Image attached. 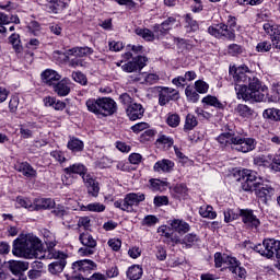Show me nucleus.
<instances>
[{"label": "nucleus", "instance_id": "f257e3e1", "mask_svg": "<svg viewBox=\"0 0 280 280\" xmlns=\"http://www.w3.org/2000/svg\"><path fill=\"white\" fill-rule=\"evenodd\" d=\"M248 66L230 67V75L235 82V91L238 100L245 102H266L268 86L264 85L257 78L248 75Z\"/></svg>", "mask_w": 280, "mask_h": 280}, {"label": "nucleus", "instance_id": "f03ea898", "mask_svg": "<svg viewBox=\"0 0 280 280\" xmlns=\"http://www.w3.org/2000/svg\"><path fill=\"white\" fill-rule=\"evenodd\" d=\"M47 248L43 249V243L38 237L27 234L19 237L13 242L12 254L15 257H24V259H54L59 255H65L60 250H56V243H46Z\"/></svg>", "mask_w": 280, "mask_h": 280}, {"label": "nucleus", "instance_id": "7ed1b4c3", "mask_svg": "<svg viewBox=\"0 0 280 280\" xmlns=\"http://www.w3.org/2000/svg\"><path fill=\"white\" fill-rule=\"evenodd\" d=\"M85 106L97 117H110L117 113V102L110 97L89 98Z\"/></svg>", "mask_w": 280, "mask_h": 280}, {"label": "nucleus", "instance_id": "20e7f679", "mask_svg": "<svg viewBox=\"0 0 280 280\" xmlns=\"http://www.w3.org/2000/svg\"><path fill=\"white\" fill-rule=\"evenodd\" d=\"M93 270H97V264L91 259L77 260L72 264V275L66 273L67 280H84Z\"/></svg>", "mask_w": 280, "mask_h": 280}, {"label": "nucleus", "instance_id": "39448f33", "mask_svg": "<svg viewBox=\"0 0 280 280\" xmlns=\"http://www.w3.org/2000/svg\"><path fill=\"white\" fill-rule=\"evenodd\" d=\"M143 200H145V195L142 192H129L125 196L124 200L115 201L114 207L127 213H133L135 207L143 202Z\"/></svg>", "mask_w": 280, "mask_h": 280}, {"label": "nucleus", "instance_id": "423d86ee", "mask_svg": "<svg viewBox=\"0 0 280 280\" xmlns=\"http://www.w3.org/2000/svg\"><path fill=\"white\" fill-rule=\"evenodd\" d=\"M254 250L261 255V257H267V259H271L275 255L279 259L280 241L267 238L262 244L255 245Z\"/></svg>", "mask_w": 280, "mask_h": 280}, {"label": "nucleus", "instance_id": "0eeeda50", "mask_svg": "<svg viewBox=\"0 0 280 280\" xmlns=\"http://www.w3.org/2000/svg\"><path fill=\"white\" fill-rule=\"evenodd\" d=\"M79 241L83 247L79 248V255L81 257H91L95 255L97 250V241L89 232H83L79 236Z\"/></svg>", "mask_w": 280, "mask_h": 280}, {"label": "nucleus", "instance_id": "6e6552de", "mask_svg": "<svg viewBox=\"0 0 280 280\" xmlns=\"http://www.w3.org/2000/svg\"><path fill=\"white\" fill-rule=\"evenodd\" d=\"M243 138L244 136L235 132H223L217 138V141L222 145V148L230 145L232 150H236V152H238Z\"/></svg>", "mask_w": 280, "mask_h": 280}, {"label": "nucleus", "instance_id": "1a4fd4ad", "mask_svg": "<svg viewBox=\"0 0 280 280\" xmlns=\"http://www.w3.org/2000/svg\"><path fill=\"white\" fill-rule=\"evenodd\" d=\"M208 33L214 38H226V40H235V30L229 28L224 23L208 27Z\"/></svg>", "mask_w": 280, "mask_h": 280}, {"label": "nucleus", "instance_id": "9d476101", "mask_svg": "<svg viewBox=\"0 0 280 280\" xmlns=\"http://www.w3.org/2000/svg\"><path fill=\"white\" fill-rule=\"evenodd\" d=\"M262 28L265 30L266 34L270 36L272 47L275 49H280V28L278 25L275 24V22H266L262 25Z\"/></svg>", "mask_w": 280, "mask_h": 280}, {"label": "nucleus", "instance_id": "9b49d317", "mask_svg": "<svg viewBox=\"0 0 280 280\" xmlns=\"http://www.w3.org/2000/svg\"><path fill=\"white\" fill-rule=\"evenodd\" d=\"M148 62V57L138 56L133 58L131 61L121 66L122 71L127 73H135V71H141L145 63Z\"/></svg>", "mask_w": 280, "mask_h": 280}, {"label": "nucleus", "instance_id": "f8f14e48", "mask_svg": "<svg viewBox=\"0 0 280 280\" xmlns=\"http://www.w3.org/2000/svg\"><path fill=\"white\" fill-rule=\"evenodd\" d=\"M178 100V91L172 88H162L159 92L160 106H166L170 102Z\"/></svg>", "mask_w": 280, "mask_h": 280}, {"label": "nucleus", "instance_id": "ddd939ff", "mask_svg": "<svg viewBox=\"0 0 280 280\" xmlns=\"http://www.w3.org/2000/svg\"><path fill=\"white\" fill-rule=\"evenodd\" d=\"M52 215L62 220V224L67 226V224H71L73 222V212L69 211V208L63 206H57L51 210Z\"/></svg>", "mask_w": 280, "mask_h": 280}, {"label": "nucleus", "instance_id": "4468645a", "mask_svg": "<svg viewBox=\"0 0 280 280\" xmlns=\"http://www.w3.org/2000/svg\"><path fill=\"white\" fill-rule=\"evenodd\" d=\"M83 183L88 189L89 196L97 198L100 196V182L95 179L91 174L83 175Z\"/></svg>", "mask_w": 280, "mask_h": 280}, {"label": "nucleus", "instance_id": "2eb2a0df", "mask_svg": "<svg viewBox=\"0 0 280 280\" xmlns=\"http://www.w3.org/2000/svg\"><path fill=\"white\" fill-rule=\"evenodd\" d=\"M228 269L233 275L234 279H246V268L242 267V262L237 258L230 259V266Z\"/></svg>", "mask_w": 280, "mask_h": 280}, {"label": "nucleus", "instance_id": "dca6fc26", "mask_svg": "<svg viewBox=\"0 0 280 280\" xmlns=\"http://www.w3.org/2000/svg\"><path fill=\"white\" fill-rule=\"evenodd\" d=\"M67 254H61L57 257H52V259H57L56 261L48 265V271L50 275H60L62 270H65L67 266Z\"/></svg>", "mask_w": 280, "mask_h": 280}, {"label": "nucleus", "instance_id": "f3484780", "mask_svg": "<svg viewBox=\"0 0 280 280\" xmlns=\"http://www.w3.org/2000/svg\"><path fill=\"white\" fill-rule=\"evenodd\" d=\"M240 215L242 218V222L247 225L249 229H257L261 222L255 215L253 210H241Z\"/></svg>", "mask_w": 280, "mask_h": 280}, {"label": "nucleus", "instance_id": "a211bd4d", "mask_svg": "<svg viewBox=\"0 0 280 280\" xmlns=\"http://www.w3.org/2000/svg\"><path fill=\"white\" fill-rule=\"evenodd\" d=\"M93 54V48L85 46V47H74L68 49L63 52L66 60H69L71 57L73 58H84V56H91Z\"/></svg>", "mask_w": 280, "mask_h": 280}, {"label": "nucleus", "instance_id": "6ab92c4d", "mask_svg": "<svg viewBox=\"0 0 280 280\" xmlns=\"http://www.w3.org/2000/svg\"><path fill=\"white\" fill-rule=\"evenodd\" d=\"M255 194L261 200V202L267 203L268 200L275 196V188H272V186L260 183V187L255 190Z\"/></svg>", "mask_w": 280, "mask_h": 280}, {"label": "nucleus", "instance_id": "aec40b11", "mask_svg": "<svg viewBox=\"0 0 280 280\" xmlns=\"http://www.w3.org/2000/svg\"><path fill=\"white\" fill-rule=\"evenodd\" d=\"M144 113L145 109L143 108V105L139 103H132L127 107V116L131 121H137V119H141Z\"/></svg>", "mask_w": 280, "mask_h": 280}, {"label": "nucleus", "instance_id": "412c9836", "mask_svg": "<svg viewBox=\"0 0 280 280\" xmlns=\"http://www.w3.org/2000/svg\"><path fill=\"white\" fill-rule=\"evenodd\" d=\"M42 80L43 82H45V84H47L48 86H54L57 84V82H60L61 80V75L56 72L52 69H47L44 72H42Z\"/></svg>", "mask_w": 280, "mask_h": 280}, {"label": "nucleus", "instance_id": "4be33fe9", "mask_svg": "<svg viewBox=\"0 0 280 280\" xmlns=\"http://www.w3.org/2000/svg\"><path fill=\"white\" fill-rule=\"evenodd\" d=\"M153 170L154 172L170 174V172H174V162L172 160L163 159L154 164Z\"/></svg>", "mask_w": 280, "mask_h": 280}, {"label": "nucleus", "instance_id": "5701e85b", "mask_svg": "<svg viewBox=\"0 0 280 280\" xmlns=\"http://www.w3.org/2000/svg\"><path fill=\"white\" fill-rule=\"evenodd\" d=\"M16 172H20L26 178H34L36 177V170L31 166L27 162H21L15 165Z\"/></svg>", "mask_w": 280, "mask_h": 280}, {"label": "nucleus", "instance_id": "b1692460", "mask_svg": "<svg viewBox=\"0 0 280 280\" xmlns=\"http://www.w3.org/2000/svg\"><path fill=\"white\" fill-rule=\"evenodd\" d=\"M30 268V262L21 261V260H11L9 261V269L12 275H21V272H25Z\"/></svg>", "mask_w": 280, "mask_h": 280}, {"label": "nucleus", "instance_id": "393cba45", "mask_svg": "<svg viewBox=\"0 0 280 280\" xmlns=\"http://www.w3.org/2000/svg\"><path fill=\"white\" fill-rule=\"evenodd\" d=\"M241 147L238 148V152H243V154H246L248 152H253L255 148H257V140L255 138H244L241 141Z\"/></svg>", "mask_w": 280, "mask_h": 280}, {"label": "nucleus", "instance_id": "a878e982", "mask_svg": "<svg viewBox=\"0 0 280 280\" xmlns=\"http://www.w3.org/2000/svg\"><path fill=\"white\" fill-rule=\"evenodd\" d=\"M63 172L67 174V176H71V174H79V176H82L84 179V176H86V166H84L81 163L73 164L69 167H66Z\"/></svg>", "mask_w": 280, "mask_h": 280}, {"label": "nucleus", "instance_id": "bb28decb", "mask_svg": "<svg viewBox=\"0 0 280 280\" xmlns=\"http://www.w3.org/2000/svg\"><path fill=\"white\" fill-rule=\"evenodd\" d=\"M200 242V238L195 233L187 234L182 241L180 238L175 240V244H185L186 248H191V246H196Z\"/></svg>", "mask_w": 280, "mask_h": 280}, {"label": "nucleus", "instance_id": "cd10ccee", "mask_svg": "<svg viewBox=\"0 0 280 280\" xmlns=\"http://www.w3.org/2000/svg\"><path fill=\"white\" fill-rule=\"evenodd\" d=\"M54 91L59 95V97H67L69 93H71V88L68 86L66 80L58 81L55 83Z\"/></svg>", "mask_w": 280, "mask_h": 280}, {"label": "nucleus", "instance_id": "c85d7f7f", "mask_svg": "<svg viewBox=\"0 0 280 280\" xmlns=\"http://www.w3.org/2000/svg\"><path fill=\"white\" fill-rule=\"evenodd\" d=\"M254 164L258 167H271L275 170V165H272V155H258L254 158Z\"/></svg>", "mask_w": 280, "mask_h": 280}, {"label": "nucleus", "instance_id": "c756f323", "mask_svg": "<svg viewBox=\"0 0 280 280\" xmlns=\"http://www.w3.org/2000/svg\"><path fill=\"white\" fill-rule=\"evenodd\" d=\"M233 256H229L226 254H221V253H215L214 254V264L217 268H222L223 266H229L231 265V259H233Z\"/></svg>", "mask_w": 280, "mask_h": 280}, {"label": "nucleus", "instance_id": "7c9ffc66", "mask_svg": "<svg viewBox=\"0 0 280 280\" xmlns=\"http://www.w3.org/2000/svg\"><path fill=\"white\" fill-rule=\"evenodd\" d=\"M67 148L74 153L82 152V150H84V142L75 137H72L68 141Z\"/></svg>", "mask_w": 280, "mask_h": 280}, {"label": "nucleus", "instance_id": "2f4dec72", "mask_svg": "<svg viewBox=\"0 0 280 280\" xmlns=\"http://www.w3.org/2000/svg\"><path fill=\"white\" fill-rule=\"evenodd\" d=\"M171 226H172L173 231H176V233H180V234L188 233V231H189L188 223L185 221H182V220H177V219H175L171 222Z\"/></svg>", "mask_w": 280, "mask_h": 280}, {"label": "nucleus", "instance_id": "473e14b6", "mask_svg": "<svg viewBox=\"0 0 280 280\" xmlns=\"http://www.w3.org/2000/svg\"><path fill=\"white\" fill-rule=\"evenodd\" d=\"M127 277L130 280H139L143 277V269L139 265H133L127 270Z\"/></svg>", "mask_w": 280, "mask_h": 280}, {"label": "nucleus", "instance_id": "72a5a7b5", "mask_svg": "<svg viewBox=\"0 0 280 280\" xmlns=\"http://www.w3.org/2000/svg\"><path fill=\"white\" fill-rule=\"evenodd\" d=\"M261 187V178H258V182L244 179L242 183V188L244 191H257V188Z\"/></svg>", "mask_w": 280, "mask_h": 280}, {"label": "nucleus", "instance_id": "f704fd0d", "mask_svg": "<svg viewBox=\"0 0 280 280\" xmlns=\"http://www.w3.org/2000/svg\"><path fill=\"white\" fill-rule=\"evenodd\" d=\"M82 211H92L94 213H102L104 211H106V206H104V203H100V202H92L89 203L88 206H83L81 208Z\"/></svg>", "mask_w": 280, "mask_h": 280}, {"label": "nucleus", "instance_id": "c9c22d12", "mask_svg": "<svg viewBox=\"0 0 280 280\" xmlns=\"http://www.w3.org/2000/svg\"><path fill=\"white\" fill-rule=\"evenodd\" d=\"M137 36H141L144 40H148L149 43H152L154 38L156 37L155 33L150 31V28H136Z\"/></svg>", "mask_w": 280, "mask_h": 280}, {"label": "nucleus", "instance_id": "e433bc0d", "mask_svg": "<svg viewBox=\"0 0 280 280\" xmlns=\"http://www.w3.org/2000/svg\"><path fill=\"white\" fill-rule=\"evenodd\" d=\"M199 213L201 218H208L209 220H215L218 218V213L213 211V207L211 206H202L199 209Z\"/></svg>", "mask_w": 280, "mask_h": 280}, {"label": "nucleus", "instance_id": "4c0bfd02", "mask_svg": "<svg viewBox=\"0 0 280 280\" xmlns=\"http://www.w3.org/2000/svg\"><path fill=\"white\" fill-rule=\"evenodd\" d=\"M185 28L187 32H198V22L194 20L191 14L185 15Z\"/></svg>", "mask_w": 280, "mask_h": 280}, {"label": "nucleus", "instance_id": "58836bf2", "mask_svg": "<svg viewBox=\"0 0 280 280\" xmlns=\"http://www.w3.org/2000/svg\"><path fill=\"white\" fill-rule=\"evenodd\" d=\"M202 104H206L207 106H213L214 108H224V105L218 97L207 95L206 97L202 98Z\"/></svg>", "mask_w": 280, "mask_h": 280}, {"label": "nucleus", "instance_id": "ea45409f", "mask_svg": "<svg viewBox=\"0 0 280 280\" xmlns=\"http://www.w3.org/2000/svg\"><path fill=\"white\" fill-rule=\"evenodd\" d=\"M198 126V119L192 114H188L185 119L184 130L185 132H189V130H194Z\"/></svg>", "mask_w": 280, "mask_h": 280}, {"label": "nucleus", "instance_id": "a19ab883", "mask_svg": "<svg viewBox=\"0 0 280 280\" xmlns=\"http://www.w3.org/2000/svg\"><path fill=\"white\" fill-rule=\"evenodd\" d=\"M49 4V12H52L54 14H58L60 10H65V2L60 0H46Z\"/></svg>", "mask_w": 280, "mask_h": 280}, {"label": "nucleus", "instance_id": "79ce46f5", "mask_svg": "<svg viewBox=\"0 0 280 280\" xmlns=\"http://www.w3.org/2000/svg\"><path fill=\"white\" fill-rule=\"evenodd\" d=\"M264 117L266 119H271V121H280V109L269 108L264 112Z\"/></svg>", "mask_w": 280, "mask_h": 280}, {"label": "nucleus", "instance_id": "37998d69", "mask_svg": "<svg viewBox=\"0 0 280 280\" xmlns=\"http://www.w3.org/2000/svg\"><path fill=\"white\" fill-rule=\"evenodd\" d=\"M30 128H34V124L28 122L27 125L20 126V135L22 139H32L33 132L30 130Z\"/></svg>", "mask_w": 280, "mask_h": 280}, {"label": "nucleus", "instance_id": "c03bdc74", "mask_svg": "<svg viewBox=\"0 0 280 280\" xmlns=\"http://www.w3.org/2000/svg\"><path fill=\"white\" fill-rule=\"evenodd\" d=\"M235 112L241 117H250L253 115V109L245 104H238L235 108Z\"/></svg>", "mask_w": 280, "mask_h": 280}, {"label": "nucleus", "instance_id": "a18cd8bd", "mask_svg": "<svg viewBox=\"0 0 280 280\" xmlns=\"http://www.w3.org/2000/svg\"><path fill=\"white\" fill-rule=\"evenodd\" d=\"M166 124L171 128H178V126H180V116L178 114H168Z\"/></svg>", "mask_w": 280, "mask_h": 280}, {"label": "nucleus", "instance_id": "49530a36", "mask_svg": "<svg viewBox=\"0 0 280 280\" xmlns=\"http://www.w3.org/2000/svg\"><path fill=\"white\" fill-rule=\"evenodd\" d=\"M35 207L36 209H54V207H56V201H54L51 198L42 199Z\"/></svg>", "mask_w": 280, "mask_h": 280}, {"label": "nucleus", "instance_id": "de8ad7c7", "mask_svg": "<svg viewBox=\"0 0 280 280\" xmlns=\"http://www.w3.org/2000/svg\"><path fill=\"white\" fill-rule=\"evenodd\" d=\"M156 143L160 145H166V148H172L174 145V139L165 135H160L156 139Z\"/></svg>", "mask_w": 280, "mask_h": 280}, {"label": "nucleus", "instance_id": "09e8293b", "mask_svg": "<svg viewBox=\"0 0 280 280\" xmlns=\"http://www.w3.org/2000/svg\"><path fill=\"white\" fill-rule=\"evenodd\" d=\"M185 94H186V97L188 100V102H198L200 100V95L196 93V91H194L191 89V86H187L185 89Z\"/></svg>", "mask_w": 280, "mask_h": 280}, {"label": "nucleus", "instance_id": "8fccbe9b", "mask_svg": "<svg viewBox=\"0 0 280 280\" xmlns=\"http://www.w3.org/2000/svg\"><path fill=\"white\" fill-rule=\"evenodd\" d=\"M272 49V44L268 40H264L257 44L256 51L260 54H266L267 51H270Z\"/></svg>", "mask_w": 280, "mask_h": 280}, {"label": "nucleus", "instance_id": "3c124183", "mask_svg": "<svg viewBox=\"0 0 280 280\" xmlns=\"http://www.w3.org/2000/svg\"><path fill=\"white\" fill-rule=\"evenodd\" d=\"M9 43H11L15 51H21V36L19 34L13 33L9 37Z\"/></svg>", "mask_w": 280, "mask_h": 280}, {"label": "nucleus", "instance_id": "603ef678", "mask_svg": "<svg viewBox=\"0 0 280 280\" xmlns=\"http://www.w3.org/2000/svg\"><path fill=\"white\" fill-rule=\"evenodd\" d=\"M72 79L74 82H78V84H81L82 86H86V75L84 73L78 71V72H72Z\"/></svg>", "mask_w": 280, "mask_h": 280}, {"label": "nucleus", "instance_id": "864d4df0", "mask_svg": "<svg viewBox=\"0 0 280 280\" xmlns=\"http://www.w3.org/2000/svg\"><path fill=\"white\" fill-rule=\"evenodd\" d=\"M195 89L197 93H207L209 91V84L202 80H198L195 82Z\"/></svg>", "mask_w": 280, "mask_h": 280}, {"label": "nucleus", "instance_id": "5fc2aeb1", "mask_svg": "<svg viewBox=\"0 0 280 280\" xmlns=\"http://www.w3.org/2000/svg\"><path fill=\"white\" fill-rule=\"evenodd\" d=\"M18 202L21 207H24V209H28V211L36 209V206H34L30 199L18 198Z\"/></svg>", "mask_w": 280, "mask_h": 280}, {"label": "nucleus", "instance_id": "6e6d98bb", "mask_svg": "<svg viewBox=\"0 0 280 280\" xmlns=\"http://www.w3.org/2000/svg\"><path fill=\"white\" fill-rule=\"evenodd\" d=\"M158 222H159V218L150 214L144 217L142 224H144V226H154Z\"/></svg>", "mask_w": 280, "mask_h": 280}, {"label": "nucleus", "instance_id": "4d7b16f0", "mask_svg": "<svg viewBox=\"0 0 280 280\" xmlns=\"http://www.w3.org/2000/svg\"><path fill=\"white\" fill-rule=\"evenodd\" d=\"M228 54H230V56H237L240 54H242V46L237 45V44H232L228 47Z\"/></svg>", "mask_w": 280, "mask_h": 280}, {"label": "nucleus", "instance_id": "13d9d810", "mask_svg": "<svg viewBox=\"0 0 280 280\" xmlns=\"http://www.w3.org/2000/svg\"><path fill=\"white\" fill-rule=\"evenodd\" d=\"M153 32L156 38H161V36H165V34H167L168 31L165 30L162 24H156L153 27Z\"/></svg>", "mask_w": 280, "mask_h": 280}, {"label": "nucleus", "instance_id": "bf43d9fd", "mask_svg": "<svg viewBox=\"0 0 280 280\" xmlns=\"http://www.w3.org/2000/svg\"><path fill=\"white\" fill-rule=\"evenodd\" d=\"M69 67L72 69H78V67H84V60H82L80 57H74L69 60Z\"/></svg>", "mask_w": 280, "mask_h": 280}, {"label": "nucleus", "instance_id": "052dcab7", "mask_svg": "<svg viewBox=\"0 0 280 280\" xmlns=\"http://www.w3.org/2000/svg\"><path fill=\"white\" fill-rule=\"evenodd\" d=\"M50 156H52L55 161H58V163H65L67 161V158H65V153H62V151H52L50 152Z\"/></svg>", "mask_w": 280, "mask_h": 280}, {"label": "nucleus", "instance_id": "680f3d73", "mask_svg": "<svg viewBox=\"0 0 280 280\" xmlns=\"http://www.w3.org/2000/svg\"><path fill=\"white\" fill-rule=\"evenodd\" d=\"M107 244L108 246H110L112 250H115V252L121 248V240L119 238H110Z\"/></svg>", "mask_w": 280, "mask_h": 280}, {"label": "nucleus", "instance_id": "e2e57ef3", "mask_svg": "<svg viewBox=\"0 0 280 280\" xmlns=\"http://www.w3.org/2000/svg\"><path fill=\"white\" fill-rule=\"evenodd\" d=\"M233 220H237V214L231 209L224 211V222L229 223L233 222Z\"/></svg>", "mask_w": 280, "mask_h": 280}, {"label": "nucleus", "instance_id": "0e129e2a", "mask_svg": "<svg viewBox=\"0 0 280 280\" xmlns=\"http://www.w3.org/2000/svg\"><path fill=\"white\" fill-rule=\"evenodd\" d=\"M149 125L148 122H138L131 127L132 132L139 133L143 130H148Z\"/></svg>", "mask_w": 280, "mask_h": 280}, {"label": "nucleus", "instance_id": "69168bd1", "mask_svg": "<svg viewBox=\"0 0 280 280\" xmlns=\"http://www.w3.org/2000/svg\"><path fill=\"white\" fill-rule=\"evenodd\" d=\"M153 202L155 207H163V205H167L170 200L167 199L166 196H158V197H154Z\"/></svg>", "mask_w": 280, "mask_h": 280}, {"label": "nucleus", "instance_id": "338daca9", "mask_svg": "<svg viewBox=\"0 0 280 280\" xmlns=\"http://www.w3.org/2000/svg\"><path fill=\"white\" fill-rule=\"evenodd\" d=\"M161 25H163L164 30H167L170 32V30H172L174 25H176V20L174 18H168L167 20L162 22Z\"/></svg>", "mask_w": 280, "mask_h": 280}, {"label": "nucleus", "instance_id": "774afa93", "mask_svg": "<svg viewBox=\"0 0 280 280\" xmlns=\"http://www.w3.org/2000/svg\"><path fill=\"white\" fill-rule=\"evenodd\" d=\"M108 45L110 51H121L124 49V43L121 42H109Z\"/></svg>", "mask_w": 280, "mask_h": 280}]
</instances>
